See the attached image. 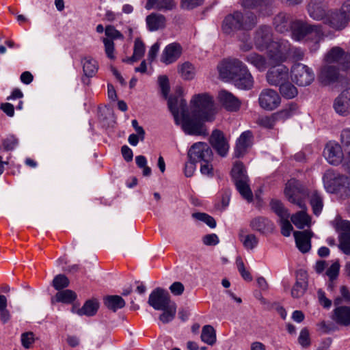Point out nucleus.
<instances>
[{
	"instance_id": "nucleus-1",
	"label": "nucleus",
	"mask_w": 350,
	"mask_h": 350,
	"mask_svg": "<svg viewBox=\"0 0 350 350\" xmlns=\"http://www.w3.org/2000/svg\"><path fill=\"white\" fill-rule=\"evenodd\" d=\"M191 116L187 111V102L182 100L183 109L181 128L190 135H206L204 122H213L217 113L213 98L208 94H198L191 100Z\"/></svg>"
},
{
	"instance_id": "nucleus-2",
	"label": "nucleus",
	"mask_w": 350,
	"mask_h": 350,
	"mask_svg": "<svg viewBox=\"0 0 350 350\" xmlns=\"http://www.w3.org/2000/svg\"><path fill=\"white\" fill-rule=\"evenodd\" d=\"M291 36L296 41L310 42V49L316 52L319 48V44L324 38V33L321 25L311 24L302 20H295L292 22Z\"/></svg>"
},
{
	"instance_id": "nucleus-3",
	"label": "nucleus",
	"mask_w": 350,
	"mask_h": 350,
	"mask_svg": "<svg viewBox=\"0 0 350 350\" xmlns=\"http://www.w3.org/2000/svg\"><path fill=\"white\" fill-rule=\"evenodd\" d=\"M256 16L252 12L243 14L240 12H234L228 14L222 21L221 30L223 33L232 35L237 31L250 30L256 24Z\"/></svg>"
},
{
	"instance_id": "nucleus-4",
	"label": "nucleus",
	"mask_w": 350,
	"mask_h": 350,
	"mask_svg": "<svg viewBox=\"0 0 350 350\" xmlns=\"http://www.w3.org/2000/svg\"><path fill=\"white\" fill-rule=\"evenodd\" d=\"M295 180L288 182L286 186L284 193L288 201L296 204L301 210L291 216V221L299 229H303L310 224V217L306 213V206L304 201L297 195V191L294 187Z\"/></svg>"
},
{
	"instance_id": "nucleus-5",
	"label": "nucleus",
	"mask_w": 350,
	"mask_h": 350,
	"mask_svg": "<svg viewBox=\"0 0 350 350\" xmlns=\"http://www.w3.org/2000/svg\"><path fill=\"white\" fill-rule=\"evenodd\" d=\"M231 174L239 193L244 199L252 202L253 193L250 187L249 178L243 164L241 162H236L232 169Z\"/></svg>"
},
{
	"instance_id": "nucleus-6",
	"label": "nucleus",
	"mask_w": 350,
	"mask_h": 350,
	"mask_svg": "<svg viewBox=\"0 0 350 350\" xmlns=\"http://www.w3.org/2000/svg\"><path fill=\"white\" fill-rule=\"evenodd\" d=\"M325 186L331 193L349 191L350 178L339 174H335L332 171H327L323 176Z\"/></svg>"
},
{
	"instance_id": "nucleus-7",
	"label": "nucleus",
	"mask_w": 350,
	"mask_h": 350,
	"mask_svg": "<svg viewBox=\"0 0 350 350\" xmlns=\"http://www.w3.org/2000/svg\"><path fill=\"white\" fill-rule=\"evenodd\" d=\"M291 45L288 40L280 39L272 41L267 50L268 56L273 63H282L291 54Z\"/></svg>"
},
{
	"instance_id": "nucleus-8",
	"label": "nucleus",
	"mask_w": 350,
	"mask_h": 350,
	"mask_svg": "<svg viewBox=\"0 0 350 350\" xmlns=\"http://www.w3.org/2000/svg\"><path fill=\"white\" fill-rule=\"evenodd\" d=\"M291 78L297 85L305 87L310 85L314 81V73L308 66L297 63L291 67Z\"/></svg>"
},
{
	"instance_id": "nucleus-9",
	"label": "nucleus",
	"mask_w": 350,
	"mask_h": 350,
	"mask_svg": "<svg viewBox=\"0 0 350 350\" xmlns=\"http://www.w3.org/2000/svg\"><path fill=\"white\" fill-rule=\"evenodd\" d=\"M246 66L238 59H230L223 61L217 68L221 78L226 80H234L241 74Z\"/></svg>"
},
{
	"instance_id": "nucleus-10",
	"label": "nucleus",
	"mask_w": 350,
	"mask_h": 350,
	"mask_svg": "<svg viewBox=\"0 0 350 350\" xmlns=\"http://www.w3.org/2000/svg\"><path fill=\"white\" fill-rule=\"evenodd\" d=\"M333 226L339 233V248L345 254L350 255V221L336 218Z\"/></svg>"
},
{
	"instance_id": "nucleus-11",
	"label": "nucleus",
	"mask_w": 350,
	"mask_h": 350,
	"mask_svg": "<svg viewBox=\"0 0 350 350\" xmlns=\"http://www.w3.org/2000/svg\"><path fill=\"white\" fill-rule=\"evenodd\" d=\"M327 64H336L342 70L350 68V53H345L340 47L334 46L325 56Z\"/></svg>"
},
{
	"instance_id": "nucleus-12",
	"label": "nucleus",
	"mask_w": 350,
	"mask_h": 350,
	"mask_svg": "<svg viewBox=\"0 0 350 350\" xmlns=\"http://www.w3.org/2000/svg\"><path fill=\"white\" fill-rule=\"evenodd\" d=\"M190 160L195 162H212L213 159V151L205 142H197L193 144L188 152Z\"/></svg>"
},
{
	"instance_id": "nucleus-13",
	"label": "nucleus",
	"mask_w": 350,
	"mask_h": 350,
	"mask_svg": "<svg viewBox=\"0 0 350 350\" xmlns=\"http://www.w3.org/2000/svg\"><path fill=\"white\" fill-rule=\"evenodd\" d=\"M270 68L266 74L267 83L272 86H279L289 79V70L285 65L278 63Z\"/></svg>"
},
{
	"instance_id": "nucleus-14",
	"label": "nucleus",
	"mask_w": 350,
	"mask_h": 350,
	"mask_svg": "<svg viewBox=\"0 0 350 350\" xmlns=\"http://www.w3.org/2000/svg\"><path fill=\"white\" fill-rule=\"evenodd\" d=\"M281 103L279 94L271 88L263 89L258 96L260 107L267 111H273L278 108Z\"/></svg>"
},
{
	"instance_id": "nucleus-15",
	"label": "nucleus",
	"mask_w": 350,
	"mask_h": 350,
	"mask_svg": "<svg viewBox=\"0 0 350 350\" xmlns=\"http://www.w3.org/2000/svg\"><path fill=\"white\" fill-rule=\"evenodd\" d=\"M148 303L154 310H159L164 309L166 306L174 303V301L171 300L170 295L166 290L158 287L150 294Z\"/></svg>"
},
{
	"instance_id": "nucleus-16",
	"label": "nucleus",
	"mask_w": 350,
	"mask_h": 350,
	"mask_svg": "<svg viewBox=\"0 0 350 350\" xmlns=\"http://www.w3.org/2000/svg\"><path fill=\"white\" fill-rule=\"evenodd\" d=\"M324 156L328 163L334 165L340 164L345 158L340 145L336 142H329L326 144Z\"/></svg>"
},
{
	"instance_id": "nucleus-17",
	"label": "nucleus",
	"mask_w": 350,
	"mask_h": 350,
	"mask_svg": "<svg viewBox=\"0 0 350 350\" xmlns=\"http://www.w3.org/2000/svg\"><path fill=\"white\" fill-rule=\"evenodd\" d=\"M340 66L325 64L321 68L319 79L325 85H330L340 80Z\"/></svg>"
},
{
	"instance_id": "nucleus-18",
	"label": "nucleus",
	"mask_w": 350,
	"mask_h": 350,
	"mask_svg": "<svg viewBox=\"0 0 350 350\" xmlns=\"http://www.w3.org/2000/svg\"><path fill=\"white\" fill-rule=\"evenodd\" d=\"M309 16L315 21H325L328 12L325 0H310L307 7Z\"/></svg>"
},
{
	"instance_id": "nucleus-19",
	"label": "nucleus",
	"mask_w": 350,
	"mask_h": 350,
	"mask_svg": "<svg viewBox=\"0 0 350 350\" xmlns=\"http://www.w3.org/2000/svg\"><path fill=\"white\" fill-rule=\"evenodd\" d=\"M349 91V90L342 91L333 102V108L339 116H347L350 114Z\"/></svg>"
},
{
	"instance_id": "nucleus-20",
	"label": "nucleus",
	"mask_w": 350,
	"mask_h": 350,
	"mask_svg": "<svg viewBox=\"0 0 350 350\" xmlns=\"http://www.w3.org/2000/svg\"><path fill=\"white\" fill-rule=\"evenodd\" d=\"M271 30L269 27L262 26L255 33L254 44L257 49L263 51L269 49L272 42Z\"/></svg>"
},
{
	"instance_id": "nucleus-21",
	"label": "nucleus",
	"mask_w": 350,
	"mask_h": 350,
	"mask_svg": "<svg viewBox=\"0 0 350 350\" xmlns=\"http://www.w3.org/2000/svg\"><path fill=\"white\" fill-rule=\"evenodd\" d=\"M210 143L218 154L221 157L226 156L229 150V144L222 131L214 130L210 137Z\"/></svg>"
},
{
	"instance_id": "nucleus-22",
	"label": "nucleus",
	"mask_w": 350,
	"mask_h": 350,
	"mask_svg": "<svg viewBox=\"0 0 350 350\" xmlns=\"http://www.w3.org/2000/svg\"><path fill=\"white\" fill-rule=\"evenodd\" d=\"M217 98L227 111H237L240 109L241 101L239 99L226 90L219 92Z\"/></svg>"
},
{
	"instance_id": "nucleus-23",
	"label": "nucleus",
	"mask_w": 350,
	"mask_h": 350,
	"mask_svg": "<svg viewBox=\"0 0 350 350\" xmlns=\"http://www.w3.org/2000/svg\"><path fill=\"white\" fill-rule=\"evenodd\" d=\"M349 22L347 16L340 11L328 12L325 18L324 23L328 25L332 29L341 30L344 29Z\"/></svg>"
},
{
	"instance_id": "nucleus-24",
	"label": "nucleus",
	"mask_w": 350,
	"mask_h": 350,
	"mask_svg": "<svg viewBox=\"0 0 350 350\" xmlns=\"http://www.w3.org/2000/svg\"><path fill=\"white\" fill-rule=\"evenodd\" d=\"M253 135L250 131H246L241 133L237 139L234 150L236 157L243 156L247 149L252 145Z\"/></svg>"
},
{
	"instance_id": "nucleus-25",
	"label": "nucleus",
	"mask_w": 350,
	"mask_h": 350,
	"mask_svg": "<svg viewBox=\"0 0 350 350\" xmlns=\"http://www.w3.org/2000/svg\"><path fill=\"white\" fill-rule=\"evenodd\" d=\"M182 53L181 46L176 42L166 46L161 57V61L165 64H170L176 62Z\"/></svg>"
},
{
	"instance_id": "nucleus-26",
	"label": "nucleus",
	"mask_w": 350,
	"mask_h": 350,
	"mask_svg": "<svg viewBox=\"0 0 350 350\" xmlns=\"http://www.w3.org/2000/svg\"><path fill=\"white\" fill-rule=\"evenodd\" d=\"M312 232L310 230L295 231L293 235L295 239L296 246L302 253L308 252L311 248L310 239Z\"/></svg>"
},
{
	"instance_id": "nucleus-27",
	"label": "nucleus",
	"mask_w": 350,
	"mask_h": 350,
	"mask_svg": "<svg viewBox=\"0 0 350 350\" xmlns=\"http://www.w3.org/2000/svg\"><path fill=\"white\" fill-rule=\"evenodd\" d=\"M308 287V277L304 271H299L297 274L296 282L291 289V296L293 298L302 297Z\"/></svg>"
},
{
	"instance_id": "nucleus-28",
	"label": "nucleus",
	"mask_w": 350,
	"mask_h": 350,
	"mask_svg": "<svg viewBox=\"0 0 350 350\" xmlns=\"http://www.w3.org/2000/svg\"><path fill=\"white\" fill-rule=\"evenodd\" d=\"M233 81L234 85L241 90H250L253 87L254 82L253 77L247 66Z\"/></svg>"
},
{
	"instance_id": "nucleus-29",
	"label": "nucleus",
	"mask_w": 350,
	"mask_h": 350,
	"mask_svg": "<svg viewBox=\"0 0 350 350\" xmlns=\"http://www.w3.org/2000/svg\"><path fill=\"white\" fill-rule=\"evenodd\" d=\"M251 228L263 234L271 233L274 230L273 222L267 218L258 217L252 219L250 222Z\"/></svg>"
},
{
	"instance_id": "nucleus-30",
	"label": "nucleus",
	"mask_w": 350,
	"mask_h": 350,
	"mask_svg": "<svg viewBox=\"0 0 350 350\" xmlns=\"http://www.w3.org/2000/svg\"><path fill=\"white\" fill-rule=\"evenodd\" d=\"M99 308V304L96 300H88L85 302L81 308H77L75 306L72 308V312L79 316L85 315L92 317L96 314Z\"/></svg>"
},
{
	"instance_id": "nucleus-31",
	"label": "nucleus",
	"mask_w": 350,
	"mask_h": 350,
	"mask_svg": "<svg viewBox=\"0 0 350 350\" xmlns=\"http://www.w3.org/2000/svg\"><path fill=\"white\" fill-rule=\"evenodd\" d=\"M146 21L149 31H154L165 27L166 18L161 14L152 13L146 17Z\"/></svg>"
},
{
	"instance_id": "nucleus-32",
	"label": "nucleus",
	"mask_w": 350,
	"mask_h": 350,
	"mask_svg": "<svg viewBox=\"0 0 350 350\" xmlns=\"http://www.w3.org/2000/svg\"><path fill=\"white\" fill-rule=\"evenodd\" d=\"M290 16L286 13H279L273 18V26L280 33L287 32L291 29V23Z\"/></svg>"
},
{
	"instance_id": "nucleus-33",
	"label": "nucleus",
	"mask_w": 350,
	"mask_h": 350,
	"mask_svg": "<svg viewBox=\"0 0 350 350\" xmlns=\"http://www.w3.org/2000/svg\"><path fill=\"white\" fill-rule=\"evenodd\" d=\"M245 60L254 66L260 72L265 71L267 68L266 57L256 53L248 54L246 55Z\"/></svg>"
},
{
	"instance_id": "nucleus-34",
	"label": "nucleus",
	"mask_w": 350,
	"mask_h": 350,
	"mask_svg": "<svg viewBox=\"0 0 350 350\" xmlns=\"http://www.w3.org/2000/svg\"><path fill=\"white\" fill-rule=\"evenodd\" d=\"M340 142L344 148L348 151L345 157L342 166L345 170L350 174V129H345L341 131Z\"/></svg>"
},
{
	"instance_id": "nucleus-35",
	"label": "nucleus",
	"mask_w": 350,
	"mask_h": 350,
	"mask_svg": "<svg viewBox=\"0 0 350 350\" xmlns=\"http://www.w3.org/2000/svg\"><path fill=\"white\" fill-rule=\"evenodd\" d=\"M334 319L338 324L342 325H350V307L340 306L334 310Z\"/></svg>"
},
{
	"instance_id": "nucleus-36",
	"label": "nucleus",
	"mask_w": 350,
	"mask_h": 350,
	"mask_svg": "<svg viewBox=\"0 0 350 350\" xmlns=\"http://www.w3.org/2000/svg\"><path fill=\"white\" fill-rule=\"evenodd\" d=\"M177 71L181 78L186 81L192 80L196 75V68L189 62L179 64Z\"/></svg>"
},
{
	"instance_id": "nucleus-37",
	"label": "nucleus",
	"mask_w": 350,
	"mask_h": 350,
	"mask_svg": "<svg viewBox=\"0 0 350 350\" xmlns=\"http://www.w3.org/2000/svg\"><path fill=\"white\" fill-rule=\"evenodd\" d=\"M104 304L108 309L116 312L124 307L125 301L119 295H109L104 299Z\"/></svg>"
},
{
	"instance_id": "nucleus-38",
	"label": "nucleus",
	"mask_w": 350,
	"mask_h": 350,
	"mask_svg": "<svg viewBox=\"0 0 350 350\" xmlns=\"http://www.w3.org/2000/svg\"><path fill=\"white\" fill-rule=\"evenodd\" d=\"M239 238L245 248L247 250L254 249L257 246L258 243V240L254 234H246L245 230L243 229L240 230L239 232Z\"/></svg>"
},
{
	"instance_id": "nucleus-39",
	"label": "nucleus",
	"mask_w": 350,
	"mask_h": 350,
	"mask_svg": "<svg viewBox=\"0 0 350 350\" xmlns=\"http://www.w3.org/2000/svg\"><path fill=\"white\" fill-rule=\"evenodd\" d=\"M182 100L183 99L178 97H170L167 102L168 107L174 118L176 124H179V112H180L181 116H183V109L180 106Z\"/></svg>"
},
{
	"instance_id": "nucleus-40",
	"label": "nucleus",
	"mask_w": 350,
	"mask_h": 350,
	"mask_svg": "<svg viewBox=\"0 0 350 350\" xmlns=\"http://www.w3.org/2000/svg\"><path fill=\"white\" fill-rule=\"evenodd\" d=\"M176 308L177 306L175 302L166 306L164 309L161 310L163 312L159 316V320L165 324L171 322L175 318Z\"/></svg>"
},
{
	"instance_id": "nucleus-41",
	"label": "nucleus",
	"mask_w": 350,
	"mask_h": 350,
	"mask_svg": "<svg viewBox=\"0 0 350 350\" xmlns=\"http://www.w3.org/2000/svg\"><path fill=\"white\" fill-rule=\"evenodd\" d=\"M202 340L209 345H213L216 342V332L213 326L204 325L202 329Z\"/></svg>"
},
{
	"instance_id": "nucleus-42",
	"label": "nucleus",
	"mask_w": 350,
	"mask_h": 350,
	"mask_svg": "<svg viewBox=\"0 0 350 350\" xmlns=\"http://www.w3.org/2000/svg\"><path fill=\"white\" fill-rule=\"evenodd\" d=\"M297 107L295 103H290L284 109L280 111H278L276 113H274L277 121H284L288 118L292 117L297 111Z\"/></svg>"
},
{
	"instance_id": "nucleus-43",
	"label": "nucleus",
	"mask_w": 350,
	"mask_h": 350,
	"mask_svg": "<svg viewBox=\"0 0 350 350\" xmlns=\"http://www.w3.org/2000/svg\"><path fill=\"white\" fill-rule=\"evenodd\" d=\"M280 86V93L281 95L287 99H291L295 98L297 94L298 91L297 88L293 85L291 82L287 81V82H284Z\"/></svg>"
},
{
	"instance_id": "nucleus-44",
	"label": "nucleus",
	"mask_w": 350,
	"mask_h": 350,
	"mask_svg": "<svg viewBox=\"0 0 350 350\" xmlns=\"http://www.w3.org/2000/svg\"><path fill=\"white\" fill-rule=\"evenodd\" d=\"M83 70L88 77H93L98 70L97 62L90 57H85L82 60Z\"/></svg>"
},
{
	"instance_id": "nucleus-45",
	"label": "nucleus",
	"mask_w": 350,
	"mask_h": 350,
	"mask_svg": "<svg viewBox=\"0 0 350 350\" xmlns=\"http://www.w3.org/2000/svg\"><path fill=\"white\" fill-rule=\"evenodd\" d=\"M310 203L314 215H319L323 209V198L317 191H314L310 197Z\"/></svg>"
},
{
	"instance_id": "nucleus-46",
	"label": "nucleus",
	"mask_w": 350,
	"mask_h": 350,
	"mask_svg": "<svg viewBox=\"0 0 350 350\" xmlns=\"http://www.w3.org/2000/svg\"><path fill=\"white\" fill-rule=\"evenodd\" d=\"M270 206L273 211L281 218H289L290 214L288 210L284 208L282 203L277 200H272Z\"/></svg>"
},
{
	"instance_id": "nucleus-47",
	"label": "nucleus",
	"mask_w": 350,
	"mask_h": 350,
	"mask_svg": "<svg viewBox=\"0 0 350 350\" xmlns=\"http://www.w3.org/2000/svg\"><path fill=\"white\" fill-rule=\"evenodd\" d=\"M76 293L71 290L59 291L55 295L57 301L66 304L71 303L76 299Z\"/></svg>"
},
{
	"instance_id": "nucleus-48",
	"label": "nucleus",
	"mask_w": 350,
	"mask_h": 350,
	"mask_svg": "<svg viewBox=\"0 0 350 350\" xmlns=\"http://www.w3.org/2000/svg\"><path fill=\"white\" fill-rule=\"evenodd\" d=\"M277 122L278 121L274 113L270 116H260L258 118L256 121L258 125L266 129L273 128L275 122Z\"/></svg>"
},
{
	"instance_id": "nucleus-49",
	"label": "nucleus",
	"mask_w": 350,
	"mask_h": 350,
	"mask_svg": "<svg viewBox=\"0 0 350 350\" xmlns=\"http://www.w3.org/2000/svg\"><path fill=\"white\" fill-rule=\"evenodd\" d=\"M18 141L14 135H9L2 140L0 150L10 151L14 150L18 145Z\"/></svg>"
},
{
	"instance_id": "nucleus-50",
	"label": "nucleus",
	"mask_w": 350,
	"mask_h": 350,
	"mask_svg": "<svg viewBox=\"0 0 350 350\" xmlns=\"http://www.w3.org/2000/svg\"><path fill=\"white\" fill-rule=\"evenodd\" d=\"M192 217L199 221L204 222L207 226L211 228H214L216 226L215 219L211 215L204 213H194L192 214Z\"/></svg>"
},
{
	"instance_id": "nucleus-51",
	"label": "nucleus",
	"mask_w": 350,
	"mask_h": 350,
	"mask_svg": "<svg viewBox=\"0 0 350 350\" xmlns=\"http://www.w3.org/2000/svg\"><path fill=\"white\" fill-rule=\"evenodd\" d=\"M36 338L32 332H24L21 336V345L25 349H29L35 342Z\"/></svg>"
},
{
	"instance_id": "nucleus-52",
	"label": "nucleus",
	"mask_w": 350,
	"mask_h": 350,
	"mask_svg": "<svg viewBox=\"0 0 350 350\" xmlns=\"http://www.w3.org/2000/svg\"><path fill=\"white\" fill-rule=\"evenodd\" d=\"M145 53L144 43L139 38L135 39L133 48V59H141Z\"/></svg>"
},
{
	"instance_id": "nucleus-53",
	"label": "nucleus",
	"mask_w": 350,
	"mask_h": 350,
	"mask_svg": "<svg viewBox=\"0 0 350 350\" xmlns=\"http://www.w3.org/2000/svg\"><path fill=\"white\" fill-rule=\"evenodd\" d=\"M69 284V280L68 278L62 274L56 275L53 280V286L56 290H60L66 288Z\"/></svg>"
},
{
	"instance_id": "nucleus-54",
	"label": "nucleus",
	"mask_w": 350,
	"mask_h": 350,
	"mask_svg": "<svg viewBox=\"0 0 350 350\" xmlns=\"http://www.w3.org/2000/svg\"><path fill=\"white\" fill-rule=\"evenodd\" d=\"M236 264L237 266V269L239 272L240 273L242 278L246 281H252V277L250 273L246 270L244 262L241 257H237L236 259Z\"/></svg>"
},
{
	"instance_id": "nucleus-55",
	"label": "nucleus",
	"mask_w": 350,
	"mask_h": 350,
	"mask_svg": "<svg viewBox=\"0 0 350 350\" xmlns=\"http://www.w3.org/2000/svg\"><path fill=\"white\" fill-rule=\"evenodd\" d=\"M105 35L110 38L109 40H111L114 39H124L122 33L111 25H108L105 27Z\"/></svg>"
},
{
	"instance_id": "nucleus-56",
	"label": "nucleus",
	"mask_w": 350,
	"mask_h": 350,
	"mask_svg": "<svg viewBox=\"0 0 350 350\" xmlns=\"http://www.w3.org/2000/svg\"><path fill=\"white\" fill-rule=\"evenodd\" d=\"M204 0H181L180 7L183 10H193L202 5Z\"/></svg>"
},
{
	"instance_id": "nucleus-57",
	"label": "nucleus",
	"mask_w": 350,
	"mask_h": 350,
	"mask_svg": "<svg viewBox=\"0 0 350 350\" xmlns=\"http://www.w3.org/2000/svg\"><path fill=\"white\" fill-rule=\"evenodd\" d=\"M281 225V233L284 237H289L293 228L288 218H281L280 219Z\"/></svg>"
},
{
	"instance_id": "nucleus-58",
	"label": "nucleus",
	"mask_w": 350,
	"mask_h": 350,
	"mask_svg": "<svg viewBox=\"0 0 350 350\" xmlns=\"http://www.w3.org/2000/svg\"><path fill=\"white\" fill-rule=\"evenodd\" d=\"M176 8V3L174 0H161L159 3L157 10L163 11H170Z\"/></svg>"
},
{
	"instance_id": "nucleus-59",
	"label": "nucleus",
	"mask_w": 350,
	"mask_h": 350,
	"mask_svg": "<svg viewBox=\"0 0 350 350\" xmlns=\"http://www.w3.org/2000/svg\"><path fill=\"white\" fill-rule=\"evenodd\" d=\"M159 83L161 90V92L165 98H167L170 92V85L168 78L162 75L159 77Z\"/></svg>"
},
{
	"instance_id": "nucleus-60",
	"label": "nucleus",
	"mask_w": 350,
	"mask_h": 350,
	"mask_svg": "<svg viewBox=\"0 0 350 350\" xmlns=\"http://www.w3.org/2000/svg\"><path fill=\"white\" fill-rule=\"evenodd\" d=\"M103 42L105 45V51L106 53L107 56L109 59H114V43L113 41L111 40H109V38H103Z\"/></svg>"
},
{
	"instance_id": "nucleus-61",
	"label": "nucleus",
	"mask_w": 350,
	"mask_h": 350,
	"mask_svg": "<svg viewBox=\"0 0 350 350\" xmlns=\"http://www.w3.org/2000/svg\"><path fill=\"white\" fill-rule=\"evenodd\" d=\"M340 270V265L338 262H334L327 270L326 275L329 280H336Z\"/></svg>"
},
{
	"instance_id": "nucleus-62",
	"label": "nucleus",
	"mask_w": 350,
	"mask_h": 350,
	"mask_svg": "<svg viewBox=\"0 0 350 350\" xmlns=\"http://www.w3.org/2000/svg\"><path fill=\"white\" fill-rule=\"evenodd\" d=\"M299 343L304 347H306L310 345V337L309 332L306 328H304L301 330L299 338Z\"/></svg>"
},
{
	"instance_id": "nucleus-63",
	"label": "nucleus",
	"mask_w": 350,
	"mask_h": 350,
	"mask_svg": "<svg viewBox=\"0 0 350 350\" xmlns=\"http://www.w3.org/2000/svg\"><path fill=\"white\" fill-rule=\"evenodd\" d=\"M239 40L242 42L240 45L241 50L243 51H248L252 49V43L250 41V36L247 33H244Z\"/></svg>"
},
{
	"instance_id": "nucleus-64",
	"label": "nucleus",
	"mask_w": 350,
	"mask_h": 350,
	"mask_svg": "<svg viewBox=\"0 0 350 350\" xmlns=\"http://www.w3.org/2000/svg\"><path fill=\"white\" fill-rule=\"evenodd\" d=\"M170 290L173 295L178 296L183 294L185 287L181 282H175L170 286Z\"/></svg>"
}]
</instances>
